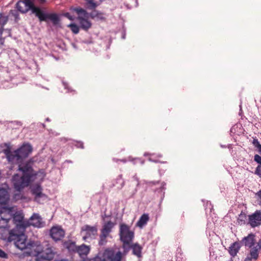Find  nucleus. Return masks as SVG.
Here are the masks:
<instances>
[{
	"instance_id": "obj_1",
	"label": "nucleus",
	"mask_w": 261,
	"mask_h": 261,
	"mask_svg": "<svg viewBox=\"0 0 261 261\" xmlns=\"http://www.w3.org/2000/svg\"><path fill=\"white\" fill-rule=\"evenodd\" d=\"M32 150L31 145L28 143L23 144L14 151H11L9 148L4 150L8 161L18 164V170L23 174L22 176L15 174L12 177V183L15 189L17 191H21L31 182L35 180L42 181L45 176V173L43 170H40L38 172L33 170V162L31 161L21 163L23 159L27 158L32 153Z\"/></svg>"
},
{
	"instance_id": "obj_2",
	"label": "nucleus",
	"mask_w": 261,
	"mask_h": 261,
	"mask_svg": "<svg viewBox=\"0 0 261 261\" xmlns=\"http://www.w3.org/2000/svg\"><path fill=\"white\" fill-rule=\"evenodd\" d=\"M25 226L18 225L9 233L7 241L9 242H14L15 247L20 250H27L29 247V242L27 241V237L24 234Z\"/></svg>"
},
{
	"instance_id": "obj_3",
	"label": "nucleus",
	"mask_w": 261,
	"mask_h": 261,
	"mask_svg": "<svg viewBox=\"0 0 261 261\" xmlns=\"http://www.w3.org/2000/svg\"><path fill=\"white\" fill-rule=\"evenodd\" d=\"M120 251L113 248L100 250L96 255L88 261H125V256Z\"/></svg>"
},
{
	"instance_id": "obj_4",
	"label": "nucleus",
	"mask_w": 261,
	"mask_h": 261,
	"mask_svg": "<svg viewBox=\"0 0 261 261\" xmlns=\"http://www.w3.org/2000/svg\"><path fill=\"white\" fill-rule=\"evenodd\" d=\"M119 235L121 241L123 242L122 248L123 255H126L130 249V244L134 237V232L130 230L129 227L124 224L120 225Z\"/></svg>"
},
{
	"instance_id": "obj_5",
	"label": "nucleus",
	"mask_w": 261,
	"mask_h": 261,
	"mask_svg": "<svg viewBox=\"0 0 261 261\" xmlns=\"http://www.w3.org/2000/svg\"><path fill=\"white\" fill-rule=\"evenodd\" d=\"M73 10L77 14L76 20L81 28L86 31L90 28L92 24L89 19V15L87 11L80 8H74Z\"/></svg>"
},
{
	"instance_id": "obj_6",
	"label": "nucleus",
	"mask_w": 261,
	"mask_h": 261,
	"mask_svg": "<svg viewBox=\"0 0 261 261\" xmlns=\"http://www.w3.org/2000/svg\"><path fill=\"white\" fill-rule=\"evenodd\" d=\"M33 12L41 21H46L47 19H49L54 25H57L59 23L60 19L57 14L45 13L40 8H35Z\"/></svg>"
},
{
	"instance_id": "obj_7",
	"label": "nucleus",
	"mask_w": 261,
	"mask_h": 261,
	"mask_svg": "<svg viewBox=\"0 0 261 261\" xmlns=\"http://www.w3.org/2000/svg\"><path fill=\"white\" fill-rule=\"evenodd\" d=\"M81 233L83 240L85 241L87 239H93L97 234V228L95 226L85 225L82 227Z\"/></svg>"
},
{
	"instance_id": "obj_8",
	"label": "nucleus",
	"mask_w": 261,
	"mask_h": 261,
	"mask_svg": "<svg viewBox=\"0 0 261 261\" xmlns=\"http://www.w3.org/2000/svg\"><path fill=\"white\" fill-rule=\"evenodd\" d=\"M16 8L22 13H25L29 10H31L32 13L35 14L33 12L34 9L39 8L34 6L31 0H21L16 4Z\"/></svg>"
},
{
	"instance_id": "obj_9",
	"label": "nucleus",
	"mask_w": 261,
	"mask_h": 261,
	"mask_svg": "<svg viewBox=\"0 0 261 261\" xmlns=\"http://www.w3.org/2000/svg\"><path fill=\"white\" fill-rule=\"evenodd\" d=\"M29 245L30 246L28 247L26 252L28 255L38 256L43 252L42 246L40 244H38L33 241H29Z\"/></svg>"
},
{
	"instance_id": "obj_10",
	"label": "nucleus",
	"mask_w": 261,
	"mask_h": 261,
	"mask_svg": "<svg viewBox=\"0 0 261 261\" xmlns=\"http://www.w3.org/2000/svg\"><path fill=\"white\" fill-rule=\"evenodd\" d=\"M50 236L57 242L61 240L64 237L65 231L61 226H54L50 230Z\"/></svg>"
},
{
	"instance_id": "obj_11",
	"label": "nucleus",
	"mask_w": 261,
	"mask_h": 261,
	"mask_svg": "<svg viewBox=\"0 0 261 261\" xmlns=\"http://www.w3.org/2000/svg\"><path fill=\"white\" fill-rule=\"evenodd\" d=\"M28 224L38 228H41L43 227L44 223L42 221V218L38 214H34L30 218L28 221Z\"/></svg>"
},
{
	"instance_id": "obj_12",
	"label": "nucleus",
	"mask_w": 261,
	"mask_h": 261,
	"mask_svg": "<svg viewBox=\"0 0 261 261\" xmlns=\"http://www.w3.org/2000/svg\"><path fill=\"white\" fill-rule=\"evenodd\" d=\"M249 223L252 227H255L261 224V212L256 211L254 214L249 216Z\"/></svg>"
},
{
	"instance_id": "obj_13",
	"label": "nucleus",
	"mask_w": 261,
	"mask_h": 261,
	"mask_svg": "<svg viewBox=\"0 0 261 261\" xmlns=\"http://www.w3.org/2000/svg\"><path fill=\"white\" fill-rule=\"evenodd\" d=\"M71 246L75 247V250L81 256H86L89 253L90 250V246L82 244L79 246H75L74 243H71Z\"/></svg>"
},
{
	"instance_id": "obj_14",
	"label": "nucleus",
	"mask_w": 261,
	"mask_h": 261,
	"mask_svg": "<svg viewBox=\"0 0 261 261\" xmlns=\"http://www.w3.org/2000/svg\"><path fill=\"white\" fill-rule=\"evenodd\" d=\"M241 242L246 247H252L255 243V235L253 233L249 234L242 239Z\"/></svg>"
},
{
	"instance_id": "obj_15",
	"label": "nucleus",
	"mask_w": 261,
	"mask_h": 261,
	"mask_svg": "<svg viewBox=\"0 0 261 261\" xmlns=\"http://www.w3.org/2000/svg\"><path fill=\"white\" fill-rule=\"evenodd\" d=\"M32 192L33 194L35 196V199L37 202H39L40 198L45 197V195L42 193V188L40 185H36L32 188Z\"/></svg>"
},
{
	"instance_id": "obj_16",
	"label": "nucleus",
	"mask_w": 261,
	"mask_h": 261,
	"mask_svg": "<svg viewBox=\"0 0 261 261\" xmlns=\"http://www.w3.org/2000/svg\"><path fill=\"white\" fill-rule=\"evenodd\" d=\"M10 199L9 195L7 190L0 188V205H5Z\"/></svg>"
},
{
	"instance_id": "obj_17",
	"label": "nucleus",
	"mask_w": 261,
	"mask_h": 261,
	"mask_svg": "<svg viewBox=\"0 0 261 261\" xmlns=\"http://www.w3.org/2000/svg\"><path fill=\"white\" fill-rule=\"evenodd\" d=\"M249 255L246 257L245 261H251L252 259L256 260L258 257V249L257 246L250 248Z\"/></svg>"
},
{
	"instance_id": "obj_18",
	"label": "nucleus",
	"mask_w": 261,
	"mask_h": 261,
	"mask_svg": "<svg viewBox=\"0 0 261 261\" xmlns=\"http://www.w3.org/2000/svg\"><path fill=\"white\" fill-rule=\"evenodd\" d=\"M241 248L240 243L238 242L233 243L229 248V253L232 256H234L237 255Z\"/></svg>"
},
{
	"instance_id": "obj_19",
	"label": "nucleus",
	"mask_w": 261,
	"mask_h": 261,
	"mask_svg": "<svg viewBox=\"0 0 261 261\" xmlns=\"http://www.w3.org/2000/svg\"><path fill=\"white\" fill-rule=\"evenodd\" d=\"M149 220V216L147 214H144L140 218L136 224V226L142 228L145 226Z\"/></svg>"
},
{
	"instance_id": "obj_20",
	"label": "nucleus",
	"mask_w": 261,
	"mask_h": 261,
	"mask_svg": "<svg viewBox=\"0 0 261 261\" xmlns=\"http://www.w3.org/2000/svg\"><path fill=\"white\" fill-rule=\"evenodd\" d=\"M132 248L133 250V253L135 255H136L138 257L141 256L142 247L138 244H134L132 246L130 245V249Z\"/></svg>"
},
{
	"instance_id": "obj_21",
	"label": "nucleus",
	"mask_w": 261,
	"mask_h": 261,
	"mask_svg": "<svg viewBox=\"0 0 261 261\" xmlns=\"http://www.w3.org/2000/svg\"><path fill=\"white\" fill-rule=\"evenodd\" d=\"M23 216L20 213H16L14 215L13 221L16 224L15 227H16L18 225H23V226H24V225L23 223Z\"/></svg>"
},
{
	"instance_id": "obj_22",
	"label": "nucleus",
	"mask_w": 261,
	"mask_h": 261,
	"mask_svg": "<svg viewBox=\"0 0 261 261\" xmlns=\"http://www.w3.org/2000/svg\"><path fill=\"white\" fill-rule=\"evenodd\" d=\"M114 226V224L113 222L109 221L103 225L101 232L109 235Z\"/></svg>"
},
{
	"instance_id": "obj_23",
	"label": "nucleus",
	"mask_w": 261,
	"mask_h": 261,
	"mask_svg": "<svg viewBox=\"0 0 261 261\" xmlns=\"http://www.w3.org/2000/svg\"><path fill=\"white\" fill-rule=\"evenodd\" d=\"M42 255L45 256V258H46V259L49 261L54 258L55 252L51 248H49L45 250Z\"/></svg>"
},
{
	"instance_id": "obj_24",
	"label": "nucleus",
	"mask_w": 261,
	"mask_h": 261,
	"mask_svg": "<svg viewBox=\"0 0 261 261\" xmlns=\"http://www.w3.org/2000/svg\"><path fill=\"white\" fill-rule=\"evenodd\" d=\"M109 234L102 233L101 232V234L100 235V238L99 241V245H105L107 242V238L109 237Z\"/></svg>"
},
{
	"instance_id": "obj_25",
	"label": "nucleus",
	"mask_w": 261,
	"mask_h": 261,
	"mask_svg": "<svg viewBox=\"0 0 261 261\" xmlns=\"http://www.w3.org/2000/svg\"><path fill=\"white\" fill-rule=\"evenodd\" d=\"M70 28L74 34H77L79 32V27L75 23H70L67 25Z\"/></svg>"
},
{
	"instance_id": "obj_26",
	"label": "nucleus",
	"mask_w": 261,
	"mask_h": 261,
	"mask_svg": "<svg viewBox=\"0 0 261 261\" xmlns=\"http://www.w3.org/2000/svg\"><path fill=\"white\" fill-rule=\"evenodd\" d=\"M8 18L7 16L0 13V25L3 27L8 21Z\"/></svg>"
},
{
	"instance_id": "obj_27",
	"label": "nucleus",
	"mask_w": 261,
	"mask_h": 261,
	"mask_svg": "<svg viewBox=\"0 0 261 261\" xmlns=\"http://www.w3.org/2000/svg\"><path fill=\"white\" fill-rule=\"evenodd\" d=\"M9 218H3L1 217L0 220V228H5L7 224Z\"/></svg>"
},
{
	"instance_id": "obj_28",
	"label": "nucleus",
	"mask_w": 261,
	"mask_h": 261,
	"mask_svg": "<svg viewBox=\"0 0 261 261\" xmlns=\"http://www.w3.org/2000/svg\"><path fill=\"white\" fill-rule=\"evenodd\" d=\"M14 208L13 207H7V206H5L4 207H3V212L2 211L1 212V214H4V212H8V214L10 215V216H11L12 215V211H13V209Z\"/></svg>"
},
{
	"instance_id": "obj_29",
	"label": "nucleus",
	"mask_w": 261,
	"mask_h": 261,
	"mask_svg": "<svg viewBox=\"0 0 261 261\" xmlns=\"http://www.w3.org/2000/svg\"><path fill=\"white\" fill-rule=\"evenodd\" d=\"M87 3L92 8H94L97 6V5L94 3L93 0H86Z\"/></svg>"
},
{
	"instance_id": "obj_30",
	"label": "nucleus",
	"mask_w": 261,
	"mask_h": 261,
	"mask_svg": "<svg viewBox=\"0 0 261 261\" xmlns=\"http://www.w3.org/2000/svg\"><path fill=\"white\" fill-rule=\"evenodd\" d=\"M254 161L258 163V166H261V156L258 154H255L254 158Z\"/></svg>"
},
{
	"instance_id": "obj_31",
	"label": "nucleus",
	"mask_w": 261,
	"mask_h": 261,
	"mask_svg": "<svg viewBox=\"0 0 261 261\" xmlns=\"http://www.w3.org/2000/svg\"><path fill=\"white\" fill-rule=\"evenodd\" d=\"M36 257L35 258L36 261H46L47 260L45 258V256H43L42 255L41 256H36Z\"/></svg>"
},
{
	"instance_id": "obj_32",
	"label": "nucleus",
	"mask_w": 261,
	"mask_h": 261,
	"mask_svg": "<svg viewBox=\"0 0 261 261\" xmlns=\"http://www.w3.org/2000/svg\"><path fill=\"white\" fill-rule=\"evenodd\" d=\"M3 31H4V29H3V28H0V43L2 45H3L4 44V40H5L4 38L2 37V35Z\"/></svg>"
},
{
	"instance_id": "obj_33",
	"label": "nucleus",
	"mask_w": 261,
	"mask_h": 261,
	"mask_svg": "<svg viewBox=\"0 0 261 261\" xmlns=\"http://www.w3.org/2000/svg\"><path fill=\"white\" fill-rule=\"evenodd\" d=\"M252 144L253 145V146L255 147V148H257V147H258L260 145H261L259 141H258V140L257 139H254L253 141H252Z\"/></svg>"
},
{
	"instance_id": "obj_34",
	"label": "nucleus",
	"mask_w": 261,
	"mask_h": 261,
	"mask_svg": "<svg viewBox=\"0 0 261 261\" xmlns=\"http://www.w3.org/2000/svg\"><path fill=\"white\" fill-rule=\"evenodd\" d=\"M0 257L3 258H7L8 255L2 249H0Z\"/></svg>"
},
{
	"instance_id": "obj_35",
	"label": "nucleus",
	"mask_w": 261,
	"mask_h": 261,
	"mask_svg": "<svg viewBox=\"0 0 261 261\" xmlns=\"http://www.w3.org/2000/svg\"><path fill=\"white\" fill-rule=\"evenodd\" d=\"M255 173L259 175L260 177L261 176V166H258L255 170Z\"/></svg>"
},
{
	"instance_id": "obj_36",
	"label": "nucleus",
	"mask_w": 261,
	"mask_h": 261,
	"mask_svg": "<svg viewBox=\"0 0 261 261\" xmlns=\"http://www.w3.org/2000/svg\"><path fill=\"white\" fill-rule=\"evenodd\" d=\"M64 16H65L70 20H73L74 19V17L71 16L69 13H66L64 14Z\"/></svg>"
},
{
	"instance_id": "obj_37",
	"label": "nucleus",
	"mask_w": 261,
	"mask_h": 261,
	"mask_svg": "<svg viewBox=\"0 0 261 261\" xmlns=\"http://www.w3.org/2000/svg\"><path fill=\"white\" fill-rule=\"evenodd\" d=\"M256 196L258 197V200L260 204L261 205V190H260L256 193Z\"/></svg>"
},
{
	"instance_id": "obj_38",
	"label": "nucleus",
	"mask_w": 261,
	"mask_h": 261,
	"mask_svg": "<svg viewBox=\"0 0 261 261\" xmlns=\"http://www.w3.org/2000/svg\"><path fill=\"white\" fill-rule=\"evenodd\" d=\"M128 161L133 162L134 164H136V161H140V160L138 158L133 160L131 157H129Z\"/></svg>"
},
{
	"instance_id": "obj_39",
	"label": "nucleus",
	"mask_w": 261,
	"mask_h": 261,
	"mask_svg": "<svg viewBox=\"0 0 261 261\" xmlns=\"http://www.w3.org/2000/svg\"><path fill=\"white\" fill-rule=\"evenodd\" d=\"M76 145L79 148H84L83 143L81 142H77V144Z\"/></svg>"
},
{
	"instance_id": "obj_40",
	"label": "nucleus",
	"mask_w": 261,
	"mask_h": 261,
	"mask_svg": "<svg viewBox=\"0 0 261 261\" xmlns=\"http://www.w3.org/2000/svg\"><path fill=\"white\" fill-rule=\"evenodd\" d=\"M257 246V248L260 250L261 249V239H260L258 242H257V245L256 246Z\"/></svg>"
},
{
	"instance_id": "obj_41",
	"label": "nucleus",
	"mask_w": 261,
	"mask_h": 261,
	"mask_svg": "<svg viewBox=\"0 0 261 261\" xmlns=\"http://www.w3.org/2000/svg\"><path fill=\"white\" fill-rule=\"evenodd\" d=\"M63 84L64 86L65 89L67 90V92H69V89L68 87L67 84L65 82H63Z\"/></svg>"
},
{
	"instance_id": "obj_42",
	"label": "nucleus",
	"mask_w": 261,
	"mask_h": 261,
	"mask_svg": "<svg viewBox=\"0 0 261 261\" xmlns=\"http://www.w3.org/2000/svg\"><path fill=\"white\" fill-rule=\"evenodd\" d=\"M5 32L7 33V36H10L11 35V33H10V30H6Z\"/></svg>"
},
{
	"instance_id": "obj_43",
	"label": "nucleus",
	"mask_w": 261,
	"mask_h": 261,
	"mask_svg": "<svg viewBox=\"0 0 261 261\" xmlns=\"http://www.w3.org/2000/svg\"><path fill=\"white\" fill-rule=\"evenodd\" d=\"M149 160L150 161L154 162H158L156 160H154L152 159V158H150L149 159Z\"/></svg>"
},
{
	"instance_id": "obj_44",
	"label": "nucleus",
	"mask_w": 261,
	"mask_h": 261,
	"mask_svg": "<svg viewBox=\"0 0 261 261\" xmlns=\"http://www.w3.org/2000/svg\"><path fill=\"white\" fill-rule=\"evenodd\" d=\"M19 195H17V194H15V196H14V198H15L16 199H18V198H18V197H19Z\"/></svg>"
},
{
	"instance_id": "obj_45",
	"label": "nucleus",
	"mask_w": 261,
	"mask_h": 261,
	"mask_svg": "<svg viewBox=\"0 0 261 261\" xmlns=\"http://www.w3.org/2000/svg\"><path fill=\"white\" fill-rule=\"evenodd\" d=\"M55 261H69V260H67V259H61V260H56Z\"/></svg>"
},
{
	"instance_id": "obj_46",
	"label": "nucleus",
	"mask_w": 261,
	"mask_h": 261,
	"mask_svg": "<svg viewBox=\"0 0 261 261\" xmlns=\"http://www.w3.org/2000/svg\"><path fill=\"white\" fill-rule=\"evenodd\" d=\"M40 2H41V3H44L45 2V0H39Z\"/></svg>"
},
{
	"instance_id": "obj_47",
	"label": "nucleus",
	"mask_w": 261,
	"mask_h": 261,
	"mask_svg": "<svg viewBox=\"0 0 261 261\" xmlns=\"http://www.w3.org/2000/svg\"><path fill=\"white\" fill-rule=\"evenodd\" d=\"M121 161H122L123 163H125L126 162V160H121Z\"/></svg>"
},
{
	"instance_id": "obj_48",
	"label": "nucleus",
	"mask_w": 261,
	"mask_h": 261,
	"mask_svg": "<svg viewBox=\"0 0 261 261\" xmlns=\"http://www.w3.org/2000/svg\"><path fill=\"white\" fill-rule=\"evenodd\" d=\"M144 155V156H146L147 155V153H145Z\"/></svg>"
},
{
	"instance_id": "obj_49",
	"label": "nucleus",
	"mask_w": 261,
	"mask_h": 261,
	"mask_svg": "<svg viewBox=\"0 0 261 261\" xmlns=\"http://www.w3.org/2000/svg\"><path fill=\"white\" fill-rule=\"evenodd\" d=\"M123 185H124V182L123 181V182H122V184L121 187H123Z\"/></svg>"
},
{
	"instance_id": "obj_50",
	"label": "nucleus",
	"mask_w": 261,
	"mask_h": 261,
	"mask_svg": "<svg viewBox=\"0 0 261 261\" xmlns=\"http://www.w3.org/2000/svg\"><path fill=\"white\" fill-rule=\"evenodd\" d=\"M122 38H123V39H124V38H125V35L123 36Z\"/></svg>"
},
{
	"instance_id": "obj_51",
	"label": "nucleus",
	"mask_w": 261,
	"mask_h": 261,
	"mask_svg": "<svg viewBox=\"0 0 261 261\" xmlns=\"http://www.w3.org/2000/svg\"><path fill=\"white\" fill-rule=\"evenodd\" d=\"M119 177H120V178H122L121 175L119 176Z\"/></svg>"
},
{
	"instance_id": "obj_52",
	"label": "nucleus",
	"mask_w": 261,
	"mask_h": 261,
	"mask_svg": "<svg viewBox=\"0 0 261 261\" xmlns=\"http://www.w3.org/2000/svg\"><path fill=\"white\" fill-rule=\"evenodd\" d=\"M46 120H47V121H49L48 118H47V119H46Z\"/></svg>"
},
{
	"instance_id": "obj_53",
	"label": "nucleus",
	"mask_w": 261,
	"mask_h": 261,
	"mask_svg": "<svg viewBox=\"0 0 261 261\" xmlns=\"http://www.w3.org/2000/svg\"><path fill=\"white\" fill-rule=\"evenodd\" d=\"M143 163H144V162H143V161H142V162H141V164H143Z\"/></svg>"
},
{
	"instance_id": "obj_54",
	"label": "nucleus",
	"mask_w": 261,
	"mask_h": 261,
	"mask_svg": "<svg viewBox=\"0 0 261 261\" xmlns=\"http://www.w3.org/2000/svg\"><path fill=\"white\" fill-rule=\"evenodd\" d=\"M260 177H261V176H260Z\"/></svg>"
},
{
	"instance_id": "obj_55",
	"label": "nucleus",
	"mask_w": 261,
	"mask_h": 261,
	"mask_svg": "<svg viewBox=\"0 0 261 261\" xmlns=\"http://www.w3.org/2000/svg\"><path fill=\"white\" fill-rule=\"evenodd\" d=\"M30 261H31V260H30Z\"/></svg>"
}]
</instances>
